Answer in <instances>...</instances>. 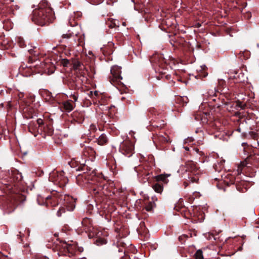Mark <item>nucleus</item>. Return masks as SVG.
<instances>
[{"label": "nucleus", "instance_id": "13", "mask_svg": "<svg viewBox=\"0 0 259 259\" xmlns=\"http://www.w3.org/2000/svg\"><path fill=\"white\" fill-rule=\"evenodd\" d=\"M153 141L156 148L160 150H163L166 145L170 143L169 136L165 133L159 134L153 136Z\"/></svg>", "mask_w": 259, "mask_h": 259}, {"label": "nucleus", "instance_id": "52", "mask_svg": "<svg viewBox=\"0 0 259 259\" xmlns=\"http://www.w3.org/2000/svg\"><path fill=\"white\" fill-rule=\"evenodd\" d=\"M18 44L19 46L21 48H23L26 46L25 44V41L23 39H20L18 41Z\"/></svg>", "mask_w": 259, "mask_h": 259}, {"label": "nucleus", "instance_id": "21", "mask_svg": "<svg viewBox=\"0 0 259 259\" xmlns=\"http://www.w3.org/2000/svg\"><path fill=\"white\" fill-rule=\"evenodd\" d=\"M84 111H75L72 114L71 123L81 124L84 120Z\"/></svg>", "mask_w": 259, "mask_h": 259}, {"label": "nucleus", "instance_id": "12", "mask_svg": "<svg viewBox=\"0 0 259 259\" xmlns=\"http://www.w3.org/2000/svg\"><path fill=\"white\" fill-rule=\"evenodd\" d=\"M49 180L59 186L60 188H64L68 183V178L64 176V172L61 171H53L49 176Z\"/></svg>", "mask_w": 259, "mask_h": 259}, {"label": "nucleus", "instance_id": "10", "mask_svg": "<svg viewBox=\"0 0 259 259\" xmlns=\"http://www.w3.org/2000/svg\"><path fill=\"white\" fill-rule=\"evenodd\" d=\"M28 52L30 55L28 57V63H32L37 62L34 66L38 70V72L40 71L41 69L46 71V69L48 68V66L49 65L47 63L44 62V61H41L39 60H38L39 53L36 50V48L29 50Z\"/></svg>", "mask_w": 259, "mask_h": 259}, {"label": "nucleus", "instance_id": "41", "mask_svg": "<svg viewBox=\"0 0 259 259\" xmlns=\"http://www.w3.org/2000/svg\"><path fill=\"white\" fill-rule=\"evenodd\" d=\"M251 139L256 141V143L258 142L259 140V134L254 132H250L249 134Z\"/></svg>", "mask_w": 259, "mask_h": 259}, {"label": "nucleus", "instance_id": "37", "mask_svg": "<svg viewBox=\"0 0 259 259\" xmlns=\"http://www.w3.org/2000/svg\"><path fill=\"white\" fill-rule=\"evenodd\" d=\"M218 92H215V93L211 95L210 93H209L210 97V99L209 100H212V101L214 102H216V104L215 105V106H217V107H220L221 105L219 103H218V102H220V98H217V96H218Z\"/></svg>", "mask_w": 259, "mask_h": 259}, {"label": "nucleus", "instance_id": "19", "mask_svg": "<svg viewBox=\"0 0 259 259\" xmlns=\"http://www.w3.org/2000/svg\"><path fill=\"white\" fill-rule=\"evenodd\" d=\"M183 200L180 199L179 202L176 205L175 209L180 211L182 215L186 219H190L192 217V214L187 207L183 205Z\"/></svg>", "mask_w": 259, "mask_h": 259}, {"label": "nucleus", "instance_id": "2", "mask_svg": "<svg viewBox=\"0 0 259 259\" xmlns=\"http://www.w3.org/2000/svg\"><path fill=\"white\" fill-rule=\"evenodd\" d=\"M234 79L235 80L234 84L230 85L229 88H223L221 90V92L228 100H233L236 98V95H237L240 99H237L235 102H228L224 104L228 106L227 108L230 107V110L233 108L237 110L238 108L241 109H244L248 106V97L245 95H244V97H242L243 96V95L241 94L243 92V83L242 81L238 79L236 76H234Z\"/></svg>", "mask_w": 259, "mask_h": 259}, {"label": "nucleus", "instance_id": "61", "mask_svg": "<svg viewBox=\"0 0 259 259\" xmlns=\"http://www.w3.org/2000/svg\"><path fill=\"white\" fill-rule=\"evenodd\" d=\"M242 145V146H243V147H244L245 146H246V145H247V143H243Z\"/></svg>", "mask_w": 259, "mask_h": 259}, {"label": "nucleus", "instance_id": "24", "mask_svg": "<svg viewBox=\"0 0 259 259\" xmlns=\"http://www.w3.org/2000/svg\"><path fill=\"white\" fill-rule=\"evenodd\" d=\"M96 152L91 147H85L83 151L82 154L85 157L88 158L89 160L94 161L96 158Z\"/></svg>", "mask_w": 259, "mask_h": 259}, {"label": "nucleus", "instance_id": "63", "mask_svg": "<svg viewBox=\"0 0 259 259\" xmlns=\"http://www.w3.org/2000/svg\"><path fill=\"white\" fill-rule=\"evenodd\" d=\"M237 131L238 132H241V128L239 127V128H238L237 129Z\"/></svg>", "mask_w": 259, "mask_h": 259}, {"label": "nucleus", "instance_id": "32", "mask_svg": "<svg viewBox=\"0 0 259 259\" xmlns=\"http://www.w3.org/2000/svg\"><path fill=\"white\" fill-rule=\"evenodd\" d=\"M224 160H221L220 162L214 163L213 165L214 170L219 172H221L224 167Z\"/></svg>", "mask_w": 259, "mask_h": 259}, {"label": "nucleus", "instance_id": "57", "mask_svg": "<svg viewBox=\"0 0 259 259\" xmlns=\"http://www.w3.org/2000/svg\"><path fill=\"white\" fill-rule=\"evenodd\" d=\"M11 56L12 57H17V55L15 54V53H10Z\"/></svg>", "mask_w": 259, "mask_h": 259}, {"label": "nucleus", "instance_id": "40", "mask_svg": "<svg viewBox=\"0 0 259 259\" xmlns=\"http://www.w3.org/2000/svg\"><path fill=\"white\" fill-rule=\"evenodd\" d=\"M142 167L139 166L138 167H135V170L138 172L139 175H141V176L147 177L150 175L149 172L147 171L146 170L144 169V170L141 171Z\"/></svg>", "mask_w": 259, "mask_h": 259}, {"label": "nucleus", "instance_id": "26", "mask_svg": "<svg viewBox=\"0 0 259 259\" xmlns=\"http://www.w3.org/2000/svg\"><path fill=\"white\" fill-rule=\"evenodd\" d=\"M75 107L72 100H68L63 102L60 104V108L63 111L70 112L72 111Z\"/></svg>", "mask_w": 259, "mask_h": 259}, {"label": "nucleus", "instance_id": "16", "mask_svg": "<svg viewBox=\"0 0 259 259\" xmlns=\"http://www.w3.org/2000/svg\"><path fill=\"white\" fill-rule=\"evenodd\" d=\"M119 151L125 156L130 157L134 153V145L130 140H125L121 143Z\"/></svg>", "mask_w": 259, "mask_h": 259}, {"label": "nucleus", "instance_id": "36", "mask_svg": "<svg viewBox=\"0 0 259 259\" xmlns=\"http://www.w3.org/2000/svg\"><path fill=\"white\" fill-rule=\"evenodd\" d=\"M226 85V82L223 79H219L218 80V87L215 92H217L218 93H220L219 96L221 95H224L221 92V90L223 88H226L224 86Z\"/></svg>", "mask_w": 259, "mask_h": 259}, {"label": "nucleus", "instance_id": "30", "mask_svg": "<svg viewBox=\"0 0 259 259\" xmlns=\"http://www.w3.org/2000/svg\"><path fill=\"white\" fill-rule=\"evenodd\" d=\"M89 96L92 99V101L94 104H97V102H99V99L100 98V95L99 92L95 91L94 92H90Z\"/></svg>", "mask_w": 259, "mask_h": 259}, {"label": "nucleus", "instance_id": "8", "mask_svg": "<svg viewBox=\"0 0 259 259\" xmlns=\"http://www.w3.org/2000/svg\"><path fill=\"white\" fill-rule=\"evenodd\" d=\"M92 188L91 195L94 197L101 196L102 198H108V196L114 194L113 184L105 183L104 181L97 182Z\"/></svg>", "mask_w": 259, "mask_h": 259}, {"label": "nucleus", "instance_id": "34", "mask_svg": "<svg viewBox=\"0 0 259 259\" xmlns=\"http://www.w3.org/2000/svg\"><path fill=\"white\" fill-rule=\"evenodd\" d=\"M206 68L207 67L205 65L201 66V70L200 72L198 73V74L197 75L196 77L197 78L202 79V78L206 77L208 75L207 72H206Z\"/></svg>", "mask_w": 259, "mask_h": 259}, {"label": "nucleus", "instance_id": "43", "mask_svg": "<svg viewBox=\"0 0 259 259\" xmlns=\"http://www.w3.org/2000/svg\"><path fill=\"white\" fill-rule=\"evenodd\" d=\"M138 230L140 231H142L143 233H146L147 231V229L146 227L145 224L144 222H141L140 224L139 227L137 229Z\"/></svg>", "mask_w": 259, "mask_h": 259}, {"label": "nucleus", "instance_id": "50", "mask_svg": "<svg viewBox=\"0 0 259 259\" xmlns=\"http://www.w3.org/2000/svg\"><path fill=\"white\" fill-rule=\"evenodd\" d=\"M97 130L96 126L94 124H92L90 126V131L91 132V134H92V132L94 133L96 132Z\"/></svg>", "mask_w": 259, "mask_h": 259}, {"label": "nucleus", "instance_id": "27", "mask_svg": "<svg viewBox=\"0 0 259 259\" xmlns=\"http://www.w3.org/2000/svg\"><path fill=\"white\" fill-rule=\"evenodd\" d=\"M46 206L48 207H55L58 204V201L56 197L48 196L46 200Z\"/></svg>", "mask_w": 259, "mask_h": 259}, {"label": "nucleus", "instance_id": "7", "mask_svg": "<svg viewBox=\"0 0 259 259\" xmlns=\"http://www.w3.org/2000/svg\"><path fill=\"white\" fill-rule=\"evenodd\" d=\"M96 207L100 215L110 220L111 214L116 210L113 204L111 203L109 198H102L101 196L94 197Z\"/></svg>", "mask_w": 259, "mask_h": 259}, {"label": "nucleus", "instance_id": "25", "mask_svg": "<svg viewBox=\"0 0 259 259\" xmlns=\"http://www.w3.org/2000/svg\"><path fill=\"white\" fill-rule=\"evenodd\" d=\"M71 200L70 201V204L69 205H67L66 206V208L64 207H60L59 210L57 212V215L59 217H61L62 214L65 213L66 212V209L68 211H72L74 210L75 205V200L73 199L72 198H71Z\"/></svg>", "mask_w": 259, "mask_h": 259}, {"label": "nucleus", "instance_id": "11", "mask_svg": "<svg viewBox=\"0 0 259 259\" xmlns=\"http://www.w3.org/2000/svg\"><path fill=\"white\" fill-rule=\"evenodd\" d=\"M85 79V77L84 75L76 74L65 79L64 83L67 85L69 89L78 90L81 87Z\"/></svg>", "mask_w": 259, "mask_h": 259}, {"label": "nucleus", "instance_id": "42", "mask_svg": "<svg viewBox=\"0 0 259 259\" xmlns=\"http://www.w3.org/2000/svg\"><path fill=\"white\" fill-rule=\"evenodd\" d=\"M155 204L153 202H148L145 204V208L147 211H151L152 210Z\"/></svg>", "mask_w": 259, "mask_h": 259}, {"label": "nucleus", "instance_id": "64", "mask_svg": "<svg viewBox=\"0 0 259 259\" xmlns=\"http://www.w3.org/2000/svg\"><path fill=\"white\" fill-rule=\"evenodd\" d=\"M61 251H60L58 253V255H59V256H60V255H61Z\"/></svg>", "mask_w": 259, "mask_h": 259}, {"label": "nucleus", "instance_id": "60", "mask_svg": "<svg viewBox=\"0 0 259 259\" xmlns=\"http://www.w3.org/2000/svg\"><path fill=\"white\" fill-rule=\"evenodd\" d=\"M239 170H240V167H238V170H237V174H238V175H239V173H240Z\"/></svg>", "mask_w": 259, "mask_h": 259}, {"label": "nucleus", "instance_id": "58", "mask_svg": "<svg viewBox=\"0 0 259 259\" xmlns=\"http://www.w3.org/2000/svg\"><path fill=\"white\" fill-rule=\"evenodd\" d=\"M256 161L257 163V166L259 167V156L258 157H256Z\"/></svg>", "mask_w": 259, "mask_h": 259}, {"label": "nucleus", "instance_id": "3", "mask_svg": "<svg viewBox=\"0 0 259 259\" xmlns=\"http://www.w3.org/2000/svg\"><path fill=\"white\" fill-rule=\"evenodd\" d=\"M55 19V13L50 4L46 0L41 1L38 5V8L32 12L31 19L35 24L48 25Z\"/></svg>", "mask_w": 259, "mask_h": 259}, {"label": "nucleus", "instance_id": "29", "mask_svg": "<svg viewBox=\"0 0 259 259\" xmlns=\"http://www.w3.org/2000/svg\"><path fill=\"white\" fill-rule=\"evenodd\" d=\"M95 142L98 143L100 145H105L108 143V139L106 134H103L98 138L96 139Z\"/></svg>", "mask_w": 259, "mask_h": 259}, {"label": "nucleus", "instance_id": "53", "mask_svg": "<svg viewBox=\"0 0 259 259\" xmlns=\"http://www.w3.org/2000/svg\"><path fill=\"white\" fill-rule=\"evenodd\" d=\"M148 112H150L151 114H155L156 113V110L154 108H150L148 110Z\"/></svg>", "mask_w": 259, "mask_h": 259}, {"label": "nucleus", "instance_id": "55", "mask_svg": "<svg viewBox=\"0 0 259 259\" xmlns=\"http://www.w3.org/2000/svg\"><path fill=\"white\" fill-rule=\"evenodd\" d=\"M37 259H49V258L47 256H39L37 257Z\"/></svg>", "mask_w": 259, "mask_h": 259}, {"label": "nucleus", "instance_id": "18", "mask_svg": "<svg viewBox=\"0 0 259 259\" xmlns=\"http://www.w3.org/2000/svg\"><path fill=\"white\" fill-rule=\"evenodd\" d=\"M71 66L76 71V74L84 75L85 76L88 70L84 67L83 64L79 60L74 59L71 60Z\"/></svg>", "mask_w": 259, "mask_h": 259}, {"label": "nucleus", "instance_id": "22", "mask_svg": "<svg viewBox=\"0 0 259 259\" xmlns=\"http://www.w3.org/2000/svg\"><path fill=\"white\" fill-rule=\"evenodd\" d=\"M0 15L2 16H8L15 15L13 9L2 2H0Z\"/></svg>", "mask_w": 259, "mask_h": 259}, {"label": "nucleus", "instance_id": "28", "mask_svg": "<svg viewBox=\"0 0 259 259\" xmlns=\"http://www.w3.org/2000/svg\"><path fill=\"white\" fill-rule=\"evenodd\" d=\"M81 225L85 232L90 231L92 227V220L87 218H84L81 222Z\"/></svg>", "mask_w": 259, "mask_h": 259}, {"label": "nucleus", "instance_id": "33", "mask_svg": "<svg viewBox=\"0 0 259 259\" xmlns=\"http://www.w3.org/2000/svg\"><path fill=\"white\" fill-rule=\"evenodd\" d=\"M2 22L4 24V28L6 30H9L13 28V24L9 18L3 20Z\"/></svg>", "mask_w": 259, "mask_h": 259}, {"label": "nucleus", "instance_id": "23", "mask_svg": "<svg viewBox=\"0 0 259 259\" xmlns=\"http://www.w3.org/2000/svg\"><path fill=\"white\" fill-rule=\"evenodd\" d=\"M68 164L72 168H75L76 171H88V166L84 164H81L79 162L73 159L68 162Z\"/></svg>", "mask_w": 259, "mask_h": 259}, {"label": "nucleus", "instance_id": "46", "mask_svg": "<svg viewBox=\"0 0 259 259\" xmlns=\"http://www.w3.org/2000/svg\"><path fill=\"white\" fill-rule=\"evenodd\" d=\"M107 25L108 26V27H109L110 28H114L117 25L115 22V21L112 20H109L107 22Z\"/></svg>", "mask_w": 259, "mask_h": 259}, {"label": "nucleus", "instance_id": "56", "mask_svg": "<svg viewBox=\"0 0 259 259\" xmlns=\"http://www.w3.org/2000/svg\"><path fill=\"white\" fill-rule=\"evenodd\" d=\"M47 96L49 97V99H51L52 98V94L50 92H48L47 93Z\"/></svg>", "mask_w": 259, "mask_h": 259}, {"label": "nucleus", "instance_id": "62", "mask_svg": "<svg viewBox=\"0 0 259 259\" xmlns=\"http://www.w3.org/2000/svg\"><path fill=\"white\" fill-rule=\"evenodd\" d=\"M256 144L257 146H259V140H258V143H256V144L255 143L254 144V145L255 146Z\"/></svg>", "mask_w": 259, "mask_h": 259}, {"label": "nucleus", "instance_id": "35", "mask_svg": "<svg viewBox=\"0 0 259 259\" xmlns=\"http://www.w3.org/2000/svg\"><path fill=\"white\" fill-rule=\"evenodd\" d=\"M250 55V53L247 50L244 51H240L238 54V57L241 60H246L248 59Z\"/></svg>", "mask_w": 259, "mask_h": 259}, {"label": "nucleus", "instance_id": "31", "mask_svg": "<svg viewBox=\"0 0 259 259\" xmlns=\"http://www.w3.org/2000/svg\"><path fill=\"white\" fill-rule=\"evenodd\" d=\"M1 43L2 45V49L4 50L9 49L14 46L13 41L8 38L3 40Z\"/></svg>", "mask_w": 259, "mask_h": 259}, {"label": "nucleus", "instance_id": "45", "mask_svg": "<svg viewBox=\"0 0 259 259\" xmlns=\"http://www.w3.org/2000/svg\"><path fill=\"white\" fill-rule=\"evenodd\" d=\"M195 259H204L202 251L201 250H197L194 254Z\"/></svg>", "mask_w": 259, "mask_h": 259}, {"label": "nucleus", "instance_id": "20", "mask_svg": "<svg viewBox=\"0 0 259 259\" xmlns=\"http://www.w3.org/2000/svg\"><path fill=\"white\" fill-rule=\"evenodd\" d=\"M22 108V114L24 118L29 119L35 115V109L27 102L24 103Z\"/></svg>", "mask_w": 259, "mask_h": 259}, {"label": "nucleus", "instance_id": "4", "mask_svg": "<svg viewBox=\"0 0 259 259\" xmlns=\"http://www.w3.org/2000/svg\"><path fill=\"white\" fill-rule=\"evenodd\" d=\"M178 172L186 180L183 183L185 188L190 183H198L200 170L196 162L192 160L186 161L180 166Z\"/></svg>", "mask_w": 259, "mask_h": 259}, {"label": "nucleus", "instance_id": "14", "mask_svg": "<svg viewBox=\"0 0 259 259\" xmlns=\"http://www.w3.org/2000/svg\"><path fill=\"white\" fill-rule=\"evenodd\" d=\"M167 176L163 175L157 176L152 185L153 190L158 193L161 194L163 190V184H167L168 180Z\"/></svg>", "mask_w": 259, "mask_h": 259}, {"label": "nucleus", "instance_id": "9", "mask_svg": "<svg viewBox=\"0 0 259 259\" xmlns=\"http://www.w3.org/2000/svg\"><path fill=\"white\" fill-rule=\"evenodd\" d=\"M98 178L96 177L93 171L89 172L84 171L82 174L78 175L76 177V182L78 185L89 189L91 194L92 188L97 182Z\"/></svg>", "mask_w": 259, "mask_h": 259}, {"label": "nucleus", "instance_id": "39", "mask_svg": "<svg viewBox=\"0 0 259 259\" xmlns=\"http://www.w3.org/2000/svg\"><path fill=\"white\" fill-rule=\"evenodd\" d=\"M62 245V249L63 250V251L65 253L71 252L72 246L71 245L68 244L65 242H63V244Z\"/></svg>", "mask_w": 259, "mask_h": 259}, {"label": "nucleus", "instance_id": "54", "mask_svg": "<svg viewBox=\"0 0 259 259\" xmlns=\"http://www.w3.org/2000/svg\"><path fill=\"white\" fill-rule=\"evenodd\" d=\"M91 72L94 74L95 73V70L94 66H90Z\"/></svg>", "mask_w": 259, "mask_h": 259}, {"label": "nucleus", "instance_id": "47", "mask_svg": "<svg viewBox=\"0 0 259 259\" xmlns=\"http://www.w3.org/2000/svg\"><path fill=\"white\" fill-rule=\"evenodd\" d=\"M88 1L91 4H93V5H97L101 4L103 2L104 0H88Z\"/></svg>", "mask_w": 259, "mask_h": 259}, {"label": "nucleus", "instance_id": "49", "mask_svg": "<svg viewBox=\"0 0 259 259\" xmlns=\"http://www.w3.org/2000/svg\"><path fill=\"white\" fill-rule=\"evenodd\" d=\"M188 238V236L186 235H183L179 237V240L180 241L182 242V243H183L186 240V239Z\"/></svg>", "mask_w": 259, "mask_h": 259}, {"label": "nucleus", "instance_id": "59", "mask_svg": "<svg viewBox=\"0 0 259 259\" xmlns=\"http://www.w3.org/2000/svg\"><path fill=\"white\" fill-rule=\"evenodd\" d=\"M177 80H178V81H181V82H182V78H181V77H178V78H177Z\"/></svg>", "mask_w": 259, "mask_h": 259}, {"label": "nucleus", "instance_id": "6", "mask_svg": "<svg viewBox=\"0 0 259 259\" xmlns=\"http://www.w3.org/2000/svg\"><path fill=\"white\" fill-rule=\"evenodd\" d=\"M150 61L153 66L157 67L155 69L156 71H158L159 74L157 76L158 79H161L164 77L166 80H169L171 78V75L166 74V71L168 70L166 60L163 57V55L161 54L156 53L150 57Z\"/></svg>", "mask_w": 259, "mask_h": 259}, {"label": "nucleus", "instance_id": "1", "mask_svg": "<svg viewBox=\"0 0 259 259\" xmlns=\"http://www.w3.org/2000/svg\"><path fill=\"white\" fill-rule=\"evenodd\" d=\"M3 184L6 196H0V206L6 213H10L26 199V196L22 194L25 190V183L21 173L14 168L9 171Z\"/></svg>", "mask_w": 259, "mask_h": 259}, {"label": "nucleus", "instance_id": "38", "mask_svg": "<svg viewBox=\"0 0 259 259\" xmlns=\"http://www.w3.org/2000/svg\"><path fill=\"white\" fill-rule=\"evenodd\" d=\"M187 97L184 98L182 97H177L176 99V102L182 106H184L187 104Z\"/></svg>", "mask_w": 259, "mask_h": 259}, {"label": "nucleus", "instance_id": "51", "mask_svg": "<svg viewBox=\"0 0 259 259\" xmlns=\"http://www.w3.org/2000/svg\"><path fill=\"white\" fill-rule=\"evenodd\" d=\"M70 98H71L75 102L77 101L78 99V94L77 93H74V94L70 95Z\"/></svg>", "mask_w": 259, "mask_h": 259}, {"label": "nucleus", "instance_id": "17", "mask_svg": "<svg viewBox=\"0 0 259 259\" xmlns=\"http://www.w3.org/2000/svg\"><path fill=\"white\" fill-rule=\"evenodd\" d=\"M225 178L229 180V182H227V183L230 182L231 184H235L236 188L237 190L239 192H244L246 190V188L245 187V182H244V181H236L237 178L230 174H227L225 176Z\"/></svg>", "mask_w": 259, "mask_h": 259}, {"label": "nucleus", "instance_id": "48", "mask_svg": "<svg viewBox=\"0 0 259 259\" xmlns=\"http://www.w3.org/2000/svg\"><path fill=\"white\" fill-rule=\"evenodd\" d=\"M73 35V34L71 33L63 34L62 36V39H65V38L69 39V38H71Z\"/></svg>", "mask_w": 259, "mask_h": 259}, {"label": "nucleus", "instance_id": "15", "mask_svg": "<svg viewBox=\"0 0 259 259\" xmlns=\"http://www.w3.org/2000/svg\"><path fill=\"white\" fill-rule=\"evenodd\" d=\"M111 76L109 77V81L113 85L122 84L121 80L122 77L121 76V68L117 65H114L111 68Z\"/></svg>", "mask_w": 259, "mask_h": 259}, {"label": "nucleus", "instance_id": "5", "mask_svg": "<svg viewBox=\"0 0 259 259\" xmlns=\"http://www.w3.org/2000/svg\"><path fill=\"white\" fill-rule=\"evenodd\" d=\"M52 119L38 118L36 121H31L28 125L29 132L36 137L38 134L51 136L54 132Z\"/></svg>", "mask_w": 259, "mask_h": 259}, {"label": "nucleus", "instance_id": "44", "mask_svg": "<svg viewBox=\"0 0 259 259\" xmlns=\"http://www.w3.org/2000/svg\"><path fill=\"white\" fill-rule=\"evenodd\" d=\"M61 64L64 67H67L68 65L71 66V60L67 59H62L61 60Z\"/></svg>", "mask_w": 259, "mask_h": 259}]
</instances>
